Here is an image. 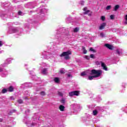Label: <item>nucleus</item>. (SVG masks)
I'll use <instances>...</instances> for the list:
<instances>
[{
	"mask_svg": "<svg viewBox=\"0 0 127 127\" xmlns=\"http://www.w3.org/2000/svg\"><path fill=\"white\" fill-rule=\"evenodd\" d=\"M10 63H11V59H7L5 61V63L3 64H1L0 65V76H1V77H6V75H7V71H6L5 69L1 68V67H5L6 65H7L8 64H10Z\"/></svg>",
	"mask_w": 127,
	"mask_h": 127,
	"instance_id": "obj_2",
	"label": "nucleus"
},
{
	"mask_svg": "<svg viewBox=\"0 0 127 127\" xmlns=\"http://www.w3.org/2000/svg\"><path fill=\"white\" fill-rule=\"evenodd\" d=\"M42 74H43L44 75H46L47 74V68H44L41 71Z\"/></svg>",
	"mask_w": 127,
	"mask_h": 127,
	"instance_id": "obj_19",
	"label": "nucleus"
},
{
	"mask_svg": "<svg viewBox=\"0 0 127 127\" xmlns=\"http://www.w3.org/2000/svg\"><path fill=\"white\" fill-rule=\"evenodd\" d=\"M8 91H9V92H13V86H10L8 88Z\"/></svg>",
	"mask_w": 127,
	"mask_h": 127,
	"instance_id": "obj_24",
	"label": "nucleus"
},
{
	"mask_svg": "<svg viewBox=\"0 0 127 127\" xmlns=\"http://www.w3.org/2000/svg\"><path fill=\"white\" fill-rule=\"evenodd\" d=\"M86 75V72H82L81 73V76H85Z\"/></svg>",
	"mask_w": 127,
	"mask_h": 127,
	"instance_id": "obj_44",
	"label": "nucleus"
},
{
	"mask_svg": "<svg viewBox=\"0 0 127 127\" xmlns=\"http://www.w3.org/2000/svg\"><path fill=\"white\" fill-rule=\"evenodd\" d=\"M101 19H102V21H105V19H106V17L105 16H102L101 17Z\"/></svg>",
	"mask_w": 127,
	"mask_h": 127,
	"instance_id": "obj_36",
	"label": "nucleus"
},
{
	"mask_svg": "<svg viewBox=\"0 0 127 127\" xmlns=\"http://www.w3.org/2000/svg\"><path fill=\"white\" fill-rule=\"evenodd\" d=\"M97 101L98 102H100V101H102V98L101 97V96L98 95L97 97Z\"/></svg>",
	"mask_w": 127,
	"mask_h": 127,
	"instance_id": "obj_27",
	"label": "nucleus"
},
{
	"mask_svg": "<svg viewBox=\"0 0 127 127\" xmlns=\"http://www.w3.org/2000/svg\"><path fill=\"white\" fill-rule=\"evenodd\" d=\"M100 37L104 38V37H106V35L105 34H104V33H100Z\"/></svg>",
	"mask_w": 127,
	"mask_h": 127,
	"instance_id": "obj_31",
	"label": "nucleus"
},
{
	"mask_svg": "<svg viewBox=\"0 0 127 127\" xmlns=\"http://www.w3.org/2000/svg\"><path fill=\"white\" fill-rule=\"evenodd\" d=\"M124 24L127 25V14L125 15L124 17Z\"/></svg>",
	"mask_w": 127,
	"mask_h": 127,
	"instance_id": "obj_22",
	"label": "nucleus"
},
{
	"mask_svg": "<svg viewBox=\"0 0 127 127\" xmlns=\"http://www.w3.org/2000/svg\"><path fill=\"white\" fill-rule=\"evenodd\" d=\"M27 112H29V110H27V111H25L26 114Z\"/></svg>",
	"mask_w": 127,
	"mask_h": 127,
	"instance_id": "obj_58",
	"label": "nucleus"
},
{
	"mask_svg": "<svg viewBox=\"0 0 127 127\" xmlns=\"http://www.w3.org/2000/svg\"><path fill=\"white\" fill-rule=\"evenodd\" d=\"M87 7H85L83 8V10L84 11H85L84 12V14H88L89 16H91V15H92V12H91V11H90L89 10H87Z\"/></svg>",
	"mask_w": 127,
	"mask_h": 127,
	"instance_id": "obj_8",
	"label": "nucleus"
},
{
	"mask_svg": "<svg viewBox=\"0 0 127 127\" xmlns=\"http://www.w3.org/2000/svg\"><path fill=\"white\" fill-rule=\"evenodd\" d=\"M18 14L19 15H22V12L19 11V12H18Z\"/></svg>",
	"mask_w": 127,
	"mask_h": 127,
	"instance_id": "obj_47",
	"label": "nucleus"
},
{
	"mask_svg": "<svg viewBox=\"0 0 127 127\" xmlns=\"http://www.w3.org/2000/svg\"><path fill=\"white\" fill-rule=\"evenodd\" d=\"M111 7H112V6L108 5L106 7L107 10H109V9H111Z\"/></svg>",
	"mask_w": 127,
	"mask_h": 127,
	"instance_id": "obj_38",
	"label": "nucleus"
},
{
	"mask_svg": "<svg viewBox=\"0 0 127 127\" xmlns=\"http://www.w3.org/2000/svg\"><path fill=\"white\" fill-rule=\"evenodd\" d=\"M86 59H90V57L89 56H86L85 57Z\"/></svg>",
	"mask_w": 127,
	"mask_h": 127,
	"instance_id": "obj_52",
	"label": "nucleus"
},
{
	"mask_svg": "<svg viewBox=\"0 0 127 127\" xmlns=\"http://www.w3.org/2000/svg\"><path fill=\"white\" fill-rule=\"evenodd\" d=\"M25 87L31 88V87H32V83H25Z\"/></svg>",
	"mask_w": 127,
	"mask_h": 127,
	"instance_id": "obj_18",
	"label": "nucleus"
},
{
	"mask_svg": "<svg viewBox=\"0 0 127 127\" xmlns=\"http://www.w3.org/2000/svg\"><path fill=\"white\" fill-rule=\"evenodd\" d=\"M93 116H97L98 115V111L97 110H95L93 111Z\"/></svg>",
	"mask_w": 127,
	"mask_h": 127,
	"instance_id": "obj_25",
	"label": "nucleus"
},
{
	"mask_svg": "<svg viewBox=\"0 0 127 127\" xmlns=\"http://www.w3.org/2000/svg\"><path fill=\"white\" fill-rule=\"evenodd\" d=\"M30 75H31V74H32V76H34V73H33V71H30Z\"/></svg>",
	"mask_w": 127,
	"mask_h": 127,
	"instance_id": "obj_49",
	"label": "nucleus"
},
{
	"mask_svg": "<svg viewBox=\"0 0 127 127\" xmlns=\"http://www.w3.org/2000/svg\"><path fill=\"white\" fill-rule=\"evenodd\" d=\"M54 81L56 83H58L59 82H60V80L59 79V78L55 77L54 79Z\"/></svg>",
	"mask_w": 127,
	"mask_h": 127,
	"instance_id": "obj_26",
	"label": "nucleus"
},
{
	"mask_svg": "<svg viewBox=\"0 0 127 127\" xmlns=\"http://www.w3.org/2000/svg\"><path fill=\"white\" fill-rule=\"evenodd\" d=\"M72 54V52L70 51H67L66 52H63L62 54L60 55V57H64L65 60H69L70 59V56Z\"/></svg>",
	"mask_w": 127,
	"mask_h": 127,
	"instance_id": "obj_6",
	"label": "nucleus"
},
{
	"mask_svg": "<svg viewBox=\"0 0 127 127\" xmlns=\"http://www.w3.org/2000/svg\"><path fill=\"white\" fill-rule=\"evenodd\" d=\"M11 100H12V101H13V100H14V98H13V97H11L10 98Z\"/></svg>",
	"mask_w": 127,
	"mask_h": 127,
	"instance_id": "obj_55",
	"label": "nucleus"
},
{
	"mask_svg": "<svg viewBox=\"0 0 127 127\" xmlns=\"http://www.w3.org/2000/svg\"><path fill=\"white\" fill-rule=\"evenodd\" d=\"M71 107L72 109L74 111H78V110L80 109V104L74 103V104H71Z\"/></svg>",
	"mask_w": 127,
	"mask_h": 127,
	"instance_id": "obj_7",
	"label": "nucleus"
},
{
	"mask_svg": "<svg viewBox=\"0 0 127 127\" xmlns=\"http://www.w3.org/2000/svg\"><path fill=\"white\" fill-rule=\"evenodd\" d=\"M119 8H120V5H115V6L114 7V10H115V11H117Z\"/></svg>",
	"mask_w": 127,
	"mask_h": 127,
	"instance_id": "obj_23",
	"label": "nucleus"
},
{
	"mask_svg": "<svg viewBox=\"0 0 127 127\" xmlns=\"http://www.w3.org/2000/svg\"><path fill=\"white\" fill-rule=\"evenodd\" d=\"M101 67H102L105 71H108V68L106 66V64H105V63L103 62L101 63Z\"/></svg>",
	"mask_w": 127,
	"mask_h": 127,
	"instance_id": "obj_17",
	"label": "nucleus"
},
{
	"mask_svg": "<svg viewBox=\"0 0 127 127\" xmlns=\"http://www.w3.org/2000/svg\"><path fill=\"white\" fill-rule=\"evenodd\" d=\"M3 44H4V42L2 41H0V47H1Z\"/></svg>",
	"mask_w": 127,
	"mask_h": 127,
	"instance_id": "obj_34",
	"label": "nucleus"
},
{
	"mask_svg": "<svg viewBox=\"0 0 127 127\" xmlns=\"http://www.w3.org/2000/svg\"><path fill=\"white\" fill-rule=\"evenodd\" d=\"M42 55L43 56V58H45V59H48L49 58H50V57H49V53L47 52H44L42 53Z\"/></svg>",
	"mask_w": 127,
	"mask_h": 127,
	"instance_id": "obj_10",
	"label": "nucleus"
},
{
	"mask_svg": "<svg viewBox=\"0 0 127 127\" xmlns=\"http://www.w3.org/2000/svg\"><path fill=\"white\" fill-rule=\"evenodd\" d=\"M30 23H33V22L32 21H30L29 22Z\"/></svg>",
	"mask_w": 127,
	"mask_h": 127,
	"instance_id": "obj_59",
	"label": "nucleus"
},
{
	"mask_svg": "<svg viewBox=\"0 0 127 127\" xmlns=\"http://www.w3.org/2000/svg\"><path fill=\"white\" fill-rule=\"evenodd\" d=\"M105 47H107V48H108V49H110V50H112L113 49V46L109 44H106L105 45Z\"/></svg>",
	"mask_w": 127,
	"mask_h": 127,
	"instance_id": "obj_15",
	"label": "nucleus"
},
{
	"mask_svg": "<svg viewBox=\"0 0 127 127\" xmlns=\"http://www.w3.org/2000/svg\"><path fill=\"white\" fill-rule=\"evenodd\" d=\"M79 91H74L69 92V95L70 96V97H72V96H79Z\"/></svg>",
	"mask_w": 127,
	"mask_h": 127,
	"instance_id": "obj_9",
	"label": "nucleus"
},
{
	"mask_svg": "<svg viewBox=\"0 0 127 127\" xmlns=\"http://www.w3.org/2000/svg\"><path fill=\"white\" fill-rule=\"evenodd\" d=\"M103 71L101 70L92 69L90 71V75H95L88 76V80H93L94 78H98L102 75Z\"/></svg>",
	"mask_w": 127,
	"mask_h": 127,
	"instance_id": "obj_3",
	"label": "nucleus"
},
{
	"mask_svg": "<svg viewBox=\"0 0 127 127\" xmlns=\"http://www.w3.org/2000/svg\"><path fill=\"white\" fill-rule=\"evenodd\" d=\"M10 127V126H7V125H6L5 126H2L1 127Z\"/></svg>",
	"mask_w": 127,
	"mask_h": 127,
	"instance_id": "obj_51",
	"label": "nucleus"
},
{
	"mask_svg": "<svg viewBox=\"0 0 127 127\" xmlns=\"http://www.w3.org/2000/svg\"><path fill=\"white\" fill-rule=\"evenodd\" d=\"M41 95L42 96H45V95H46L45 92L44 91H42V92H41Z\"/></svg>",
	"mask_w": 127,
	"mask_h": 127,
	"instance_id": "obj_42",
	"label": "nucleus"
},
{
	"mask_svg": "<svg viewBox=\"0 0 127 127\" xmlns=\"http://www.w3.org/2000/svg\"><path fill=\"white\" fill-rule=\"evenodd\" d=\"M28 127H32V126H35L36 125V124L35 123H32V124H28V123H26Z\"/></svg>",
	"mask_w": 127,
	"mask_h": 127,
	"instance_id": "obj_29",
	"label": "nucleus"
},
{
	"mask_svg": "<svg viewBox=\"0 0 127 127\" xmlns=\"http://www.w3.org/2000/svg\"><path fill=\"white\" fill-rule=\"evenodd\" d=\"M97 110L99 111V112H105L107 110V108L105 107H97Z\"/></svg>",
	"mask_w": 127,
	"mask_h": 127,
	"instance_id": "obj_12",
	"label": "nucleus"
},
{
	"mask_svg": "<svg viewBox=\"0 0 127 127\" xmlns=\"http://www.w3.org/2000/svg\"><path fill=\"white\" fill-rule=\"evenodd\" d=\"M116 54L119 55L120 56L123 54V50L121 49H118L116 50Z\"/></svg>",
	"mask_w": 127,
	"mask_h": 127,
	"instance_id": "obj_13",
	"label": "nucleus"
},
{
	"mask_svg": "<svg viewBox=\"0 0 127 127\" xmlns=\"http://www.w3.org/2000/svg\"><path fill=\"white\" fill-rule=\"evenodd\" d=\"M88 108H89V109H91V108L90 107V106H88Z\"/></svg>",
	"mask_w": 127,
	"mask_h": 127,
	"instance_id": "obj_60",
	"label": "nucleus"
},
{
	"mask_svg": "<svg viewBox=\"0 0 127 127\" xmlns=\"http://www.w3.org/2000/svg\"><path fill=\"white\" fill-rule=\"evenodd\" d=\"M2 122V119H0V122Z\"/></svg>",
	"mask_w": 127,
	"mask_h": 127,
	"instance_id": "obj_56",
	"label": "nucleus"
},
{
	"mask_svg": "<svg viewBox=\"0 0 127 127\" xmlns=\"http://www.w3.org/2000/svg\"><path fill=\"white\" fill-rule=\"evenodd\" d=\"M3 99L2 98H0V103H3Z\"/></svg>",
	"mask_w": 127,
	"mask_h": 127,
	"instance_id": "obj_48",
	"label": "nucleus"
},
{
	"mask_svg": "<svg viewBox=\"0 0 127 127\" xmlns=\"http://www.w3.org/2000/svg\"><path fill=\"white\" fill-rule=\"evenodd\" d=\"M59 109L60 111L62 112H64V111L65 110V107L63 105H60L59 107Z\"/></svg>",
	"mask_w": 127,
	"mask_h": 127,
	"instance_id": "obj_21",
	"label": "nucleus"
},
{
	"mask_svg": "<svg viewBox=\"0 0 127 127\" xmlns=\"http://www.w3.org/2000/svg\"><path fill=\"white\" fill-rule=\"evenodd\" d=\"M67 77H68L69 78V77H71V74H67Z\"/></svg>",
	"mask_w": 127,
	"mask_h": 127,
	"instance_id": "obj_54",
	"label": "nucleus"
},
{
	"mask_svg": "<svg viewBox=\"0 0 127 127\" xmlns=\"http://www.w3.org/2000/svg\"><path fill=\"white\" fill-rule=\"evenodd\" d=\"M58 94L60 97H63V93L58 91Z\"/></svg>",
	"mask_w": 127,
	"mask_h": 127,
	"instance_id": "obj_37",
	"label": "nucleus"
},
{
	"mask_svg": "<svg viewBox=\"0 0 127 127\" xmlns=\"http://www.w3.org/2000/svg\"><path fill=\"white\" fill-rule=\"evenodd\" d=\"M66 102V100L65 99L63 98L61 100V102L62 103V104H63V105H64V104H65V102Z\"/></svg>",
	"mask_w": 127,
	"mask_h": 127,
	"instance_id": "obj_30",
	"label": "nucleus"
},
{
	"mask_svg": "<svg viewBox=\"0 0 127 127\" xmlns=\"http://www.w3.org/2000/svg\"><path fill=\"white\" fill-rule=\"evenodd\" d=\"M27 5H30V3H28L27 4Z\"/></svg>",
	"mask_w": 127,
	"mask_h": 127,
	"instance_id": "obj_57",
	"label": "nucleus"
},
{
	"mask_svg": "<svg viewBox=\"0 0 127 127\" xmlns=\"http://www.w3.org/2000/svg\"><path fill=\"white\" fill-rule=\"evenodd\" d=\"M1 17H3V16H5V14H2L1 15Z\"/></svg>",
	"mask_w": 127,
	"mask_h": 127,
	"instance_id": "obj_53",
	"label": "nucleus"
},
{
	"mask_svg": "<svg viewBox=\"0 0 127 127\" xmlns=\"http://www.w3.org/2000/svg\"><path fill=\"white\" fill-rule=\"evenodd\" d=\"M82 121L85 124H87V126H88L89 124H90V118L86 117H83Z\"/></svg>",
	"mask_w": 127,
	"mask_h": 127,
	"instance_id": "obj_11",
	"label": "nucleus"
},
{
	"mask_svg": "<svg viewBox=\"0 0 127 127\" xmlns=\"http://www.w3.org/2000/svg\"><path fill=\"white\" fill-rule=\"evenodd\" d=\"M79 30H80L79 27H75V28L73 29V32H74V33H77Z\"/></svg>",
	"mask_w": 127,
	"mask_h": 127,
	"instance_id": "obj_20",
	"label": "nucleus"
},
{
	"mask_svg": "<svg viewBox=\"0 0 127 127\" xmlns=\"http://www.w3.org/2000/svg\"><path fill=\"white\" fill-rule=\"evenodd\" d=\"M6 92H7V90L5 88L3 89L1 91L2 94H5Z\"/></svg>",
	"mask_w": 127,
	"mask_h": 127,
	"instance_id": "obj_28",
	"label": "nucleus"
},
{
	"mask_svg": "<svg viewBox=\"0 0 127 127\" xmlns=\"http://www.w3.org/2000/svg\"><path fill=\"white\" fill-rule=\"evenodd\" d=\"M48 10V9L45 8L43 6L39 7L37 9V11L39 14L38 15L39 16L40 18H43V17H44L45 12H47Z\"/></svg>",
	"mask_w": 127,
	"mask_h": 127,
	"instance_id": "obj_4",
	"label": "nucleus"
},
{
	"mask_svg": "<svg viewBox=\"0 0 127 127\" xmlns=\"http://www.w3.org/2000/svg\"><path fill=\"white\" fill-rule=\"evenodd\" d=\"M18 103L19 104H22V100H21V99L18 100Z\"/></svg>",
	"mask_w": 127,
	"mask_h": 127,
	"instance_id": "obj_43",
	"label": "nucleus"
},
{
	"mask_svg": "<svg viewBox=\"0 0 127 127\" xmlns=\"http://www.w3.org/2000/svg\"><path fill=\"white\" fill-rule=\"evenodd\" d=\"M90 58H92L93 59H94V58H95V56L94 55V54L90 55Z\"/></svg>",
	"mask_w": 127,
	"mask_h": 127,
	"instance_id": "obj_45",
	"label": "nucleus"
},
{
	"mask_svg": "<svg viewBox=\"0 0 127 127\" xmlns=\"http://www.w3.org/2000/svg\"><path fill=\"white\" fill-rule=\"evenodd\" d=\"M22 31V29L18 27H11L9 28L8 30V33L11 34L12 33H17V34H20Z\"/></svg>",
	"mask_w": 127,
	"mask_h": 127,
	"instance_id": "obj_5",
	"label": "nucleus"
},
{
	"mask_svg": "<svg viewBox=\"0 0 127 127\" xmlns=\"http://www.w3.org/2000/svg\"><path fill=\"white\" fill-rule=\"evenodd\" d=\"M114 18H115V15H110V19H114Z\"/></svg>",
	"mask_w": 127,
	"mask_h": 127,
	"instance_id": "obj_41",
	"label": "nucleus"
},
{
	"mask_svg": "<svg viewBox=\"0 0 127 127\" xmlns=\"http://www.w3.org/2000/svg\"><path fill=\"white\" fill-rule=\"evenodd\" d=\"M99 91H100V92L102 93H104V88L103 87H100L99 88Z\"/></svg>",
	"mask_w": 127,
	"mask_h": 127,
	"instance_id": "obj_32",
	"label": "nucleus"
},
{
	"mask_svg": "<svg viewBox=\"0 0 127 127\" xmlns=\"http://www.w3.org/2000/svg\"><path fill=\"white\" fill-rule=\"evenodd\" d=\"M65 33V29L64 28H61L58 30L57 32V38L59 43H58V44H59L61 42H63V41H65L66 40V38H67L66 36H69V32H66V34H64V35H63V33Z\"/></svg>",
	"mask_w": 127,
	"mask_h": 127,
	"instance_id": "obj_1",
	"label": "nucleus"
},
{
	"mask_svg": "<svg viewBox=\"0 0 127 127\" xmlns=\"http://www.w3.org/2000/svg\"><path fill=\"white\" fill-rule=\"evenodd\" d=\"M106 23H103L102 24H101V25L99 27V29L100 30L104 29V28H105V27L106 26Z\"/></svg>",
	"mask_w": 127,
	"mask_h": 127,
	"instance_id": "obj_16",
	"label": "nucleus"
},
{
	"mask_svg": "<svg viewBox=\"0 0 127 127\" xmlns=\"http://www.w3.org/2000/svg\"><path fill=\"white\" fill-rule=\"evenodd\" d=\"M72 22V17L68 16L66 19V23H70Z\"/></svg>",
	"mask_w": 127,
	"mask_h": 127,
	"instance_id": "obj_14",
	"label": "nucleus"
},
{
	"mask_svg": "<svg viewBox=\"0 0 127 127\" xmlns=\"http://www.w3.org/2000/svg\"><path fill=\"white\" fill-rule=\"evenodd\" d=\"M84 2H84V1H80V4L81 5H84Z\"/></svg>",
	"mask_w": 127,
	"mask_h": 127,
	"instance_id": "obj_46",
	"label": "nucleus"
},
{
	"mask_svg": "<svg viewBox=\"0 0 127 127\" xmlns=\"http://www.w3.org/2000/svg\"><path fill=\"white\" fill-rule=\"evenodd\" d=\"M60 73H61V74H64L65 70H64V69H61L60 70Z\"/></svg>",
	"mask_w": 127,
	"mask_h": 127,
	"instance_id": "obj_33",
	"label": "nucleus"
},
{
	"mask_svg": "<svg viewBox=\"0 0 127 127\" xmlns=\"http://www.w3.org/2000/svg\"><path fill=\"white\" fill-rule=\"evenodd\" d=\"M102 62H99V61H96L95 62V63L97 65H101V64H102Z\"/></svg>",
	"mask_w": 127,
	"mask_h": 127,
	"instance_id": "obj_35",
	"label": "nucleus"
},
{
	"mask_svg": "<svg viewBox=\"0 0 127 127\" xmlns=\"http://www.w3.org/2000/svg\"><path fill=\"white\" fill-rule=\"evenodd\" d=\"M82 49H83L84 54H86L87 53V50H85V48L84 47H83Z\"/></svg>",
	"mask_w": 127,
	"mask_h": 127,
	"instance_id": "obj_40",
	"label": "nucleus"
},
{
	"mask_svg": "<svg viewBox=\"0 0 127 127\" xmlns=\"http://www.w3.org/2000/svg\"><path fill=\"white\" fill-rule=\"evenodd\" d=\"M90 51H91L94 53L96 52V50H95L94 49H93V48H90Z\"/></svg>",
	"mask_w": 127,
	"mask_h": 127,
	"instance_id": "obj_39",
	"label": "nucleus"
},
{
	"mask_svg": "<svg viewBox=\"0 0 127 127\" xmlns=\"http://www.w3.org/2000/svg\"><path fill=\"white\" fill-rule=\"evenodd\" d=\"M124 111H125V110H122L123 112H124Z\"/></svg>",
	"mask_w": 127,
	"mask_h": 127,
	"instance_id": "obj_61",
	"label": "nucleus"
},
{
	"mask_svg": "<svg viewBox=\"0 0 127 127\" xmlns=\"http://www.w3.org/2000/svg\"><path fill=\"white\" fill-rule=\"evenodd\" d=\"M15 112H16V110H13L11 111V113H15Z\"/></svg>",
	"mask_w": 127,
	"mask_h": 127,
	"instance_id": "obj_50",
	"label": "nucleus"
}]
</instances>
